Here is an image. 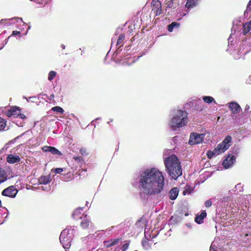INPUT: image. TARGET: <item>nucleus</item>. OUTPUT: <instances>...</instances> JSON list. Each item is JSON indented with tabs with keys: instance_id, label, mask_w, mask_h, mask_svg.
Masks as SVG:
<instances>
[{
	"instance_id": "50",
	"label": "nucleus",
	"mask_w": 251,
	"mask_h": 251,
	"mask_svg": "<svg viewBox=\"0 0 251 251\" xmlns=\"http://www.w3.org/2000/svg\"><path fill=\"white\" fill-rule=\"evenodd\" d=\"M4 47V45H3L2 46H1L0 48V50H1Z\"/></svg>"
},
{
	"instance_id": "29",
	"label": "nucleus",
	"mask_w": 251,
	"mask_h": 251,
	"mask_svg": "<svg viewBox=\"0 0 251 251\" xmlns=\"http://www.w3.org/2000/svg\"><path fill=\"white\" fill-rule=\"evenodd\" d=\"M51 110L53 111H55L60 113H63L64 110L62 108L59 106H55L52 108Z\"/></svg>"
},
{
	"instance_id": "62",
	"label": "nucleus",
	"mask_w": 251,
	"mask_h": 251,
	"mask_svg": "<svg viewBox=\"0 0 251 251\" xmlns=\"http://www.w3.org/2000/svg\"><path fill=\"white\" fill-rule=\"evenodd\" d=\"M31 98H33V97H30V98H29V99H31Z\"/></svg>"
},
{
	"instance_id": "4",
	"label": "nucleus",
	"mask_w": 251,
	"mask_h": 251,
	"mask_svg": "<svg viewBox=\"0 0 251 251\" xmlns=\"http://www.w3.org/2000/svg\"><path fill=\"white\" fill-rule=\"evenodd\" d=\"M74 229L66 228L64 229L59 237L61 244L65 249H69L71 247V243L73 237Z\"/></svg>"
},
{
	"instance_id": "10",
	"label": "nucleus",
	"mask_w": 251,
	"mask_h": 251,
	"mask_svg": "<svg viewBox=\"0 0 251 251\" xmlns=\"http://www.w3.org/2000/svg\"><path fill=\"white\" fill-rule=\"evenodd\" d=\"M226 210L228 211L229 214L230 213V215L234 217L237 215V213L239 212L240 209L239 208L236 207L235 204L232 203V204H230L228 209Z\"/></svg>"
},
{
	"instance_id": "54",
	"label": "nucleus",
	"mask_w": 251,
	"mask_h": 251,
	"mask_svg": "<svg viewBox=\"0 0 251 251\" xmlns=\"http://www.w3.org/2000/svg\"><path fill=\"white\" fill-rule=\"evenodd\" d=\"M18 126H23V124L20 125H18Z\"/></svg>"
},
{
	"instance_id": "38",
	"label": "nucleus",
	"mask_w": 251,
	"mask_h": 251,
	"mask_svg": "<svg viewBox=\"0 0 251 251\" xmlns=\"http://www.w3.org/2000/svg\"><path fill=\"white\" fill-rule=\"evenodd\" d=\"M80 152L83 155H86L87 154L86 150L84 148L80 149Z\"/></svg>"
},
{
	"instance_id": "43",
	"label": "nucleus",
	"mask_w": 251,
	"mask_h": 251,
	"mask_svg": "<svg viewBox=\"0 0 251 251\" xmlns=\"http://www.w3.org/2000/svg\"><path fill=\"white\" fill-rule=\"evenodd\" d=\"M73 158H74V159H75V160H79V157H78V156H74V157H73Z\"/></svg>"
},
{
	"instance_id": "30",
	"label": "nucleus",
	"mask_w": 251,
	"mask_h": 251,
	"mask_svg": "<svg viewBox=\"0 0 251 251\" xmlns=\"http://www.w3.org/2000/svg\"><path fill=\"white\" fill-rule=\"evenodd\" d=\"M56 73L55 71H51L49 74L48 79L50 81L52 80L56 76Z\"/></svg>"
},
{
	"instance_id": "18",
	"label": "nucleus",
	"mask_w": 251,
	"mask_h": 251,
	"mask_svg": "<svg viewBox=\"0 0 251 251\" xmlns=\"http://www.w3.org/2000/svg\"><path fill=\"white\" fill-rule=\"evenodd\" d=\"M198 0H187L186 7L188 9H190L195 6L197 3Z\"/></svg>"
},
{
	"instance_id": "11",
	"label": "nucleus",
	"mask_w": 251,
	"mask_h": 251,
	"mask_svg": "<svg viewBox=\"0 0 251 251\" xmlns=\"http://www.w3.org/2000/svg\"><path fill=\"white\" fill-rule=\"evenodd\" d=\"M81 221L80 222V226L83 228H87L90 224V221L87 215H83L80 217Z\"/></svg>"
},
{
	"instance_id": "32",
	"label": "nucleus",
	"mask_w": 251,
	"mask_h": 251,
	"mask_svg": "<svg viewBox=\"0 0 251 251\" xmlns=\"http://www.w3.org/2000/svg\"><path fill=\"white\" fill-rule=\"evenodd\" d=\"M125 35L123 34H121L119 35L118 39L117 40L116 45L118 46L120 45L125 39Z\"/></svg>"
},
{
	"instance_id": "44",
	"label": "nucleus",
	"mask_w": 251,
	"mask_h": 251,
	"mask_svg": "<svg viewBox=\"0 0 251 251\" xmlns=\"http://www.w3.org/2000/svg\"><path fill=\"white\" fill-rule=\"evenodd\" d=\"M6 19H2L0 21V24H2L4 21H5Z\"/></svg>"
},
{
	"instance_id": "39",
	"label": "nucleus",
	"mask_w": 251,
	"mask_h": 251,
	"mask_svg": "<svg viewBox=\"0 0 251 251\" xmlns=\"http://www.w3.org/2000/svg\"><path fill=\"white\" fill-rule=\"evenodd\" d=\"M128 247V244L126 243L124 244L122 246V249L123 251H125Z\"/></svg>"
},
{
	"instance_id": "56",
	"label": "nucleus",
	"mask_w": 251,
	"mask_h": 251,
	"mask_svg": "<svg viewBox=\"0 0 251 251\" xmlns=\"http://www.w3.org/2000/svg\"><path fill=\"white\" fill-rule=\"evenodd\" d=\"M1 201L0 200V207L1 206Z\"/></svg>"
},
{
	"instance_id": "17",
	"label": "nucleus",
	"mask_w": 251,
	"mask_h": 251,
	"mask_svg": "<svg viewBox=\"0 0 251 251\" xmlns=\"http://www.w3.org/2000/svg\"><path fill=\"white\" fill-rule=\"evenodd\" d=\"M39 181L40 184H47L50 181V177L49 176H41L39 178Z\"/></svg>"
},
{
	"instance_id": "23",
	"label": "nucleus",
	"mask_w": 251,
	"mask_h": 251,
	"mask_svg": "<svg viewBox=\"0 0 251 251\" xmlns=\"http://www.w3.org/2000/svg\"><path fill=\"white\" fill-rule=\"evenodd\" d=\"M119 241V239H115L113 240L106 242L105 245L107 247H111L117 244Z\"/></svg>"
},
{
	"instance_id": "52",
	"label": "nucleus",
	"mask_w": 251,
	"mask_h": 251,
	"mask_svg": "<svg viewBox=\"0 0 251 251\" xmlns=\"http://www.w3.org/2000/svg\"><path fill=\"white\" fill-rule=\"evenodd\" d=\"M156 1H157V0H155L154 1V2H156ZM153 3V4H154V3Z\"/></svg>"
},
{
	"instance_id": "34",
	"label": "nucleus",
	"mask_w": 251,
	"mask_h": 251,
	"mask_svg": "<svg viewBox=\"0 0 251 251\" xmlns=\"http://www.w3.org/2000/svg\"><path fill=\"white\" fill-rule=\"evenodd\" d=\"M8 20L12 21H14L15 22H16V23H23V25H24L25 24V23L23 22L22 18H14L10 19Z\"/></svg>"
},
{
	"instance_id": "60",
	"label": "nucleus",
	"mask_w": 251,
	"mask_h": 251,
	"mask_svg": "<svg viewBox=\"0 0 251 251\" xmlns=\"http://www.w3.org/2000/svg\"><path fill=\"white\" fill-rule=\"evenodd\" d=\"M242 210H243L244 212L245 211V209H244L243 208L242 209Z\"/></svg>"
},
{
	"instance_id": "8",
	"label": "nucleus",
	"mask_w": 251,
	"mask_h": 251,
	"mask_svg": "<svg viewBox=\"0 0 251 251\" xmlns=\"http://www.w3.org/2000/svg\"><path fill=\"white\" fill-rule=\"evenodd\" d=\"M236 157L232 154L228 155L223 162V165L226 169H228L232 166L235 162Z\"/></svg>"
},
{
	"instance_id": "63",
	"label": "nucleus",
	"mask_w": 251,
	"mask_h": 251,
	"mask_svg": "<svg viewBox=\"0 0 251 251\" xmlns=\"http://www.w3.org/2000/svg\"><path fill=\"white\" fill-rule=\"evenodd\" d=\"M245 206V208H247V205H246Z\"/></svg>"
},
{
	"instance_id": "40",
	"label": "nucleus",
	"mask_w": 251,
	"mask_h": 251,
	"mask_svg": "<svg viewBox=\"0 0 251 251\" xmlns=\"http://www.w3.org/2000/svg\"><path fill=\"white\" fill-rule=\"evenodd\" d=\"M247 233L245 234V237H247L249 236H251V227H249Z\"/></svg>"
},
{
	"instance_id": "15",
	"label": "nucleus",
	"mask_w": 251,
	"mask_h": 251,
	"mask_svg": "<svg viewBox=\"0 0 251 251\" xmlns=\"http://www.w3.org/2000/svg\"><path fill=\"white\" fill-rule=\"evenodd\" d=\"M179 189L177 187L172 188L170 191L169 198L172 200H175L177 197Z\"/></svg>"
},
{
	"instance_id": "27",
	"label": "nucleus",
	"mask_w": 251,
	"mask_h": 251,
	"mask_svg": "<svg viewBox=\"0 0 251 251\" xmlns=\"http://www.w3.org/2000/svg\"><path fill=\"white\" fill-rule=\"evenodd\" d=\"M235 192H236L237 193L242 192L243 191V186L242 185L241 183H239L235 185Z\"/></svg>"
},
{
	"instance_id": "33",
	"label": "nucleus",
	"mask_w": 251,
	"mask_h": 251,
	"mask_svg": "<svg viewBox=\"0 0 251 251\" xmlns=\"http://www.w3.org/2000/svg\"><path fill=\"white\" fill-rule=\"evenodd\" d=\"M142 246L146 250H148L151 248V245H150L149 242L147 241H143L142 242Z\"/></svg>"
},
{
	"instance_id": "37",
	"label": "nucleus",
	"mask_w": 251,
	"mask_h": 251,
	"mask_svg": "<svg viewBox=\"0 0 251 251\" xmlns=\"http://www.w3.org/2000/svg\"><path fill=\"white\" fill-rule=\"evenodd\" d=\"M63 170L62 168H56L54 170V173L55 174H60L63 172Z\"/></svg>"
},
{
	"instance_id": "31",
	"label": "nucleus",
	"mask_w": 251,
	"mask_h": 251,
	"mask_svg": "<svg viewBox=\"0 0 251 251\" xmlns=\"http://www.w3.org/2000/svg\"><path fill=\"white\" fill-rule=\"evenodd\" d=\"M241 200L242 201H247L249 203H251V195H248L244 196L243 197H242Z\"/></svg>"
},
{
	"instance_id": "35",
	"label": "nucleus",
	"mask_w": 251,
	"mask_h": 251,
	"mask_svg": "<svg viewBox=\"0 0 251 251\" xmlns=\"http://www.w3.org/2000/svg\"><path fill=\"white\" fill-rule=\"evenodd\" d=\"M212 203V202L211 200H208L205 202L204 204L206 207H209L210 206H211Z\"/></svg>"
},
{
	"instance_id": "51",
	"label": "nucleus",
	"mask_w": 251,
	"mask_h": 251,
	"mask_svg": "<svg viewBox=\"0 0 251 251\" xmlns=\"http://www.w3.org/2000/svg\"><path fill=\"white\" fill-rule=\"evenodd\" d=\"M240 214H241L243 215V214H244V213H242V210H241Z\"/></svg>"
},
{
	"instance_id": "7",
	"label": "nucleus",
	"mask_w": 251,
	"mask_h": 251,
	"mask_svg": "<svg viewBox=\"0 0 251 251\" xmlns=\"http://www.w3.org/2000/svg\"><path fill=\"white\" fill-rule=\"evenodd\" d=\"M18 193L17 189L14 186H10L4 189L1 193L2 196L14 198Z\"/></svg>"
},
{
	"instance_id": "42",
	"label": "nucleus",
	"mask_w": 251,
	"mask_h": 251,
	"mask_svg": "<svg viewBox=\"0 0 251 251\" xmlns=\"http://www.w3.org/2000/svg\"><path fill=\"white\" fill-rule=\"evenodd\" d=\"M173 1H170V2L168 4L167 7L171 8L173 6Z\"/></svg>"
},
{
	"instance_id": "64",
	"label": "nucleus",
	"mask_w": 251,
	"mask_h": 251,
	"mask_svg": "<svg viewBox=\"0 0 251 251\" xmlns=\"http://www.w3.org/2000/svg\"><path fill=\"white\" fill-rule=\"evenodd\" d=\"M1 112V109L0 108V112Z\"/></svg>"
},
{
	"instance_id": "41",
	"label": "nucleus",
	"mask_w": 251,
	"mask_h": 251,
	"mask_svg": "<svg viewBox=\"0 0 251 251\" xmlns=\"http://www.w3.org/2000/svg\"><path fill=\"white\" fill-rule=\"evenodd\" d=\"M20 34V31H13L12 32V33L11 34L12 36H15V35H19Z\"/></svg>"
},
{
	"instance_id": "59",
	"label": "nucleus",
	"mask_w": 251,
	"mask_h": 251,
	"mask_svg": "<svg viewBox=\"0 0 251 251\" xmlns=\"http://www.w3.org/2000/svg\"><path fill=\"white\" fill-rule=\"evenodd\" d=\"M175 170H176V169H175V168H174V173H175V172H176V171H175Z\"/></svg>"
},
{
	"instance_id": "58",
	"label": "nucleus",
	"mask_w": 251,
	"mask_h": 251,
	"mask_svg": "<svg viewBox=\"0 0 251 251\" xmlns=\"http://www.w3.org/2000/svg\"><path fill=\"white\" fill-rule=\"evenodd\" d=\"M24 134V133H23V134H21L20 136H23Z\"/></svg>"
},
{
	"instance_id": "46",
	"label": "nucleus",
	"mask_w": 251,
	"mask_h": 251,
	"mask_svg": "<svg viewBox=\"0 0 251 251\" xmlns=\"http://www.w3.org/2000/svg\"><path fill=\"white\" fill-rule=\"evenodd\" d=\"M61 48H62L63 49H65V45H63V44H62V45H61Z\"/></svg>"
},
{
	"instance_id": "24",
	"label": "nucleus",
	"mask_w": 251,
	"mask_h": 251,
	"mask_svg": "<svg viewBox=\"0 0 251 251\" xmlns=\"http://www.w3.org/2000/svg\"><path fill=\"white\" fill-rule=\"evenodd\" d=\"M207 155L209 158H211L214 156L219 155V153L215 149L213 151H208L207 152Z\"/></svg>"
},
{
	"instance_id": "22",
	"label": "nucleus",
	"mask_w": 251,
	"mask_h": 251,
	"mask_svg": "<svg viewBox=\"0 0 251 251\" xmlns=\"http://www.w3.org/2000/svg\"><path fill=\"white\" fill-rule=\"evenodd\" d=\"M82 211L83 208L82 207L76 208L72 214V217L75 219H76L77 217L81 214V211Z\"/></svg>"
},
{
	"instance_id": "19",
	"label": "nucleus",
	"mask_w": 251,
	"mask_h": 251,
	"mask_svg": "<svg viewBox=\"0 0 251 251\" xmlns=\"http://www.w3.org/2000/svg\"><path fill=\"white\" fill-rule=\"evenodd\" d=\"M251 29V20L248 23H245L243 25L242 32L244 35L247 34Z\"/></svg>"
},
{
	"instance_id": "21",
	"label": "nucleus",
	"mask_w": 251,
	"mask_h": 251,
	"mask_svg": "<svg viewBox=\"0 0 251 251\" xmlns=\"http://www.w3.org/2000/svg\"><path fill=\"white\" fill-rule=\"evenodd\" d=\"M203 101L207 103H210L213 102L214 103H216L214 99L211 96H204L202 98Z\"/></svg>"
},
{
	"instance_id": "36",
	"label": "nucleus",
	"mask_w": 251,
	"mask_h": 251,
	"mask_svg": "<svg viewBox=\"0 0 251 251\" xmlns=\"http://www.w3.org/2000/svg\"><path fill=\"white\" fill-rule=\"evenodd\" d=\"M248 11H251V0H250L247 5L246 10L245 11V13L247 12Z\"/></svg>"
},
{
	"instance_id": "26",
	"label": "nucleus",
	"mask_w": 251,
	"mask_h": 251,
	"mask_svg": "<svg viewBox=\"0 0 251 251\" xmlns=\"http://www.w3.org/2000/svg\"><path fill=\"white\" fill-rule=\"evenodd\" d=\"M193 190V188L190 186L187 185L185 187L183 193L184 195L190 194Z\"/></svg>"
},
{
	"instance_id": "16",
	"label": "nucleus",
	"mask_w": 251,
	"mask_h": 251,
	"mask_svg": "<svg viewBox=\"0 0 251 251\" xmlns=\"http://www.w3.org/2000/svg\"><path fill=\"white\" fill-rule=\"evenodd\" d=\"M206 216V213L203 211L200 216H197L195 218V222L198 224H201L203 222V220Z\"/></svg>"
},
{
	"instance_id": "2",
	"label": "nucleus",
	"mask_w": 251,
	"mask_h": 251,
	"mask_svg": "<svg viewBox=\"0 0 251 251\" xmlns=\"http://www.w3.org/2000/svg\"><path fill=\"white\" fill-rule=\"evenodd\" d=\"M166 171L169 176L174 179L182 175V169L177 157L172 155L164 160Z\"/></svg>"
},
{
	"instance_id": "48",
	"label": "nucleus",
	"mask_w": 251,
	"mask_h": 251,
	"mask_svg": "<svg viewBox=\"0 0 251 251\" xmlns=\"http://www.w3.org/2000/svg\"><path fill=\"white\" fill-rule=\"evenodd\" d=\"M50 97H51V98H54V95H53V94L51 95H50Z\"/></svg>"
},
{
	"instance_id": "9",
	"label": "nucleus",
	"mask_w": 251,
	"mask_h": 251,
	"mask_svg": "<svg viewBox=\"0 0 251 251\" xmlns=\"http://www.w3.org/2000/svg\"><path fill=\"white\" fill-rule=\"evenodd\" d=\"M42 150L45 152H50L53 155H61V152L54 147L50 146H44L42 148Z\"/></svg>"
},
{
	"instance_id": "14",
	"label": "nucleus",
	"mask_w": 251,
	"mask_h": 251,
	"mask_svg": "<svg viewBox=\"0 0 251 251\" xmlns=\"http://www.w3.org/2000/svg\"><path fill=\"white\" fill-rule=\"evenodd\" d=\"M229 108L234 113H238L241 109L240 106L237 103L232 102L229 103Z\"/></svg>"
},
{
	"instance_id": "3",
	"label": "nucleus",
	"mask_w": 251,
	"mask_h": 251,
	"mask_svg": "<svg viewBox=\"0 0 251 251\" xmlns=\"http://www.w3.org/2000/svg\"><path fill=\"white\" fill-rule=\"evenodd\" d=\"M188 123L187 113L185 110H178L171 119L169 125L175 130L186 125Z\"/></svg>"
},
{
	"instance_id": "6",
	"label": "nucleus",
	"mask_w": 251,
	"mask_h": 251,
	"mask_svg": "<svg viewBox=\"0 0 251 251\" xmlns=\"http://www.w3.org/2000/svg\"><path fill=\"white\" fill-rule=\"evenodd\" d=\"M205 137L204 134L192 133L190 136L189 144L190 145L198 144L202 142Z\"/></svg>"
},
{
	"instance_id": "61",
	"label": "nucleus",
	"mask_w": 251,
	"mask_h": 251,
	"mask_svg": "<svg viewBox=\"0 0 251 251\" xmlns=\"http://www.w3.org/2000/svg\"><path fill=\"white\" fill-rule=\"evenodd\" d=\"M112 121H113V120H112V119H111V120H110V122H112Z\"/></svg>"
},
{
	"instance_id": "45",
	"label": "nucleus",
	"mask_w": 251,
	"mask_h": 251,
	"mask_svg": "<svg viewBox=\"0 0 251 251\" xmlns=\"http://www.w3.org/2000/svg\"><path fill=\"white\" fill-rule=\"evenodd\" d=\"M249 83L251 84V75L249 76Z\"/></svg>"
},
{
	"instance_id": "13",
	"label": "nucleus",
	"mask_w": 251,
	"mask_h": 251,
	"mask_svg": "<svg viewBox=\"0 0 251 251\" xmlns=\"http://www.w3.org/2000/svg\"><path fill=\"white\" fill-rule=\"evenodd\" d=\"M8 115L9 117H15L16 116L17 118H19V119L22 120L25 119V116L24 114L21 113H17V110L14 109H11L9 111L8 113Z\"/></svg>"
},
{
	"instance_id": "57",
	"label": "nucleus",
	"mask_w": 251,
	"mask_h": 251,
	"mask_svg": "<svg viewBox=\"0 0 251 251\" xmlns=\"http://www.w3.org/2000/svg\"><path fill=\"white\" fill-rule=\"evenodd\" d=\"M50 189V187H49L48 188H47L46 189L47 190V189Z\"/></svg>"
},
{
	"instance_id": "49",
	"label": "nucleus",
	"mask_w": 251,
	"mask_h": 251,
	"mask_svg": "<svg viewBox=\"0 0 251 251\" xmlns=\"http://www.w3.org/2000/svg\"><path fill=\"white\" fill-rule=\"evenodd\" d=\"M230 40H231V37L228 38V42H230Z\"/></svg>"
},
{
	"instance_id": "1",
	"label": "nucleus",
	"mask_w": 251,
	"mask_h": 251,
	"mask_svg": "<svg viewBox=\"0 0 251 251\" xmlns=\"http://www.w3.org/2000/svg\"><path fill=\"white\" fill-rule=\"evenodd\" d=\"M139 186L142 193L150 197L161 195L165 186V177L156 168H148L139 175Z\"/></svg>"
},
{
	"instance_id": "55",
	"label": "nucleus",
	"mask_w": 251,
	"mask_h": 251,
	"mask_svg": "<svg viewBox=\"0 0 251 251\" xmlns=\"http://www.w3.org/2000/svg\"><path fill=\"white\" fill-rule=\"evenodd\" d=\"M42 190H46V189H45L44 188L42 187Z\"/></svg>"
},
{
	"instance_id": "28",
	"label": "nucleus",
	"mask_w": 251,
	"mask_h": 251,
	"mask_svg": "<svg viewBox=\"0 0 251 251\" xmlns=\"http://www.w3.org/2000/svg\"><path fill=\"white\" fill-rule=\"evenodd\" d=\"M5 126L6 123L5 120L3 118L0 117V131L3 130Z\"/></svg>"
},
{
	"instance_id": "12",
	"label": "nucleus",
	"mask_w": 251,
	"mask_h": 251,
	"mask_svg": "<svg viewBox=\"0 0 251 251\" xmlns=\"http://www.w3.org/2000/svg\"><path fill=\"white\" fill-rule=\"evenodd\" d=\"M20 157L17 155L9 154L7 157V161L9 163H15L20 161Z\"/></svg>"
},
{
	"instance_id": "20",
	"label": "nucleus",
	"mask_w": 251,
	"mask_h": 251,
	"mask_svg": "<svg viewBox=\"0 0 251 251\" xmlns=\"http://www.w3.org/2000/svg\"><path fill=\"white\" fill-rule=\"evenodd\" d=\"M7 179L6 174L3 169L0 168V184Z\"/></svg>"
},
{
	"instance_id": "47",
	"label": "nucleus",
	"mask_w": 251,
	"mask_h": 251,
	"mask_svg": "<svg viewBox=\"0 0 251 251\" xmlns=\"http://www.w3.org/2000/svg\"><path fill=\"white\" fill-rule=\"evenodd\" d=\"M30 26H29V27H28V29H27V30H26V32L25 33V35H26V34L27 33L28 30V29H30Z\"/></svg>"
},
{
	"instance_id": "25",
	"label": "nucleus",
	"mask_w": 251,
	"mask_h": 251,
	"mask_svg": "<svg viewBox=\"0 0 251 251\" xmlns=\"http://www.w3.org/2000/svg\"><path fill=\"white\" fill-rule=\"evenodd\" d=\"M179 26V24L176 22H173L171 24H170L168 26V30L170 32H172L173 30V29L175 27H178Z\"/></svg>"
},
{
	"instance_id": "53",
	"label": "nucleus",
	"mask_w": 251,
	"mask_h": 251,
	"mask_svg": "<svg viewBox=\"0 0 251 251\" xmlns=\"http://www.w3.org/2000/svg\"><path fill=\"white\" fill-rule=\"evenodd\" d=\"M132 62H134L135 61V59H132Z\"/></svg>"
},
{
	"instance_id": "5",
	"label": "nucleus",
	"mask_w": 251,
	"mask_h": 251,
	"mask_svg": "<svg viewBox=\"0 0 251 251\" xmlns=\"http://www.w3.org/2000/svg\"><path fill=\"white\" fill-rule=\"evenodd\" d=\"M231 137L227 136L226 138L215 148L219 154L225 151L230 146V143L231 141Z\"/></svg>"
}]
</instances>
